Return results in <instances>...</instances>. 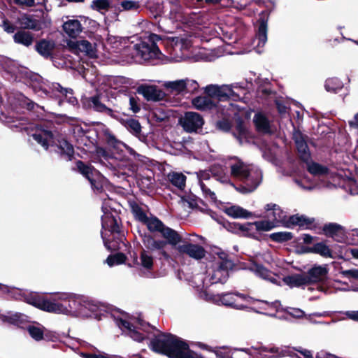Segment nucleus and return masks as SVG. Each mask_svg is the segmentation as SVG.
Segmentation results:
<instances>
[{"label": "nucleus", "mask_w": 358, "mask_h": 358, "mask_svg": "<svg viewBox=\"0 0 358 358\" xmlns=\"http://www.w3.org/2000/svg\"><path fill=\"white\" fill-rule=\"evenodd\" d=\"M299 352L304 358H313L311 351L303 348H293L288 346L264 345L257 343L250 348L236 349L234 357L241 358H293L295 352Z\"/></svg>", "instance_id": "obj_1"}, {"label": "nucleus", "mask_w": 358, "mask_h": 358, "mask_svg": "<svg viewBox=\"0 0 358 358\" xmlns=\"http://www.w3.org/2000/svg\"><path fill=\"white\" fill-rule=\"evenodd\" d=\"M231 175L239 180L242 185L238 187L229 184L242 194L251 193L256 189L262 178L261 171L252 164H247L241 159L234 157L229 162Z\"/></svg>", "instance_id": "obj_2"}, {"label": "nucleus", "mask_w": 358, "mask_h": 358, "mask_svg": "<svg viewBox=\"0 0 358 358\" xmlns=\"http://www.w3.org/2000/svg\"><path fill=\"white\" fill-rule=\"evenodd\" d=\"M162 15L158 20L159 29L165 33H171L181 24L192 26L197 15L185 12L180 5L169 1L164 6Z\"/></svg>", "instance_id": "obj_3"}, {"label": "nucleus", "mask_w": 358, "mask_h": 358, "mask_svg": "<svg viewBox=\"0 0 358 358\" xmlns=\"http://www.w3.org/2000/svg\"><path fill=\"white\" fill-rule=\"evenodd\" d=\"M211 255L213 260L207 266L203 280L205 287L216 283H224L228 279L229 271L234 266L233 262L228 258V255L219 248H213Z\"/></svg>", "instance_id": "obj_4"}, {"label": "nucleus", "mask_w": 358, "mask_h": 358, "mask_svg": "<svg viewBox=\"0 0 358 358\" xmlns=\"http://www.w3.org/2000/svg\"><path fill=\"white\" fill-rule=\"evenodd\" d=\"M31 136L45 150H48L49 146H55L57 148L56 151L62 158L66 161L71 160L74 153L73 148L57 132L45 129L40 125L36 127Z\"/></svg>", "instance_id": "obj_5"}, {"label": "nucleus", "mask_w": 358, "mask_h": 358, "mask_svg": "<svg viewBox=\"0 0 358 358\" xmlns=\"http://www.w3.org/2000/svg\"><path fill=\"white\" fill-rule=\"evenodd\" d=\"M80 303L78 294L58 292L48 298L47 312L76 317V306Z\"/></svg>", "instance_id": "obj_6"}, {"label": "nucleus", "mask_w": 358, "mask_h": 358, "mask_svg": "<svg viewBox=\"0 0 358 358\" xmlns=\"http://www.w3.org/2000/svg\"><path fill=\"white\" fill-rule=\"evenodd\" d=\"M162 40V37L151 34L144 41L134 44L130 48L133 50L131 58L134 62L141 63L145 61L159 59L162 52L156 45V42Z\"/></svg>", "instance_id": "obj_7"}, {"label": "nucleus", "mask_w": 358, "mask_h": 358, "mask_svg": "<svg viewBox=\"0 0 358 358\" xmlns=\"http://www.w3.org/2000/svg\"><path fill=\"white\" fill-rule=\"evenodd\" d=\"M117 325L124 334L137 342H142L145 339L150 338L153 329L149 324L141 320L131 323L129 321L120 319L117 320Z\"/></svg>", "instance_id": "obj_8"}, {"label": "nucleus", "mask_w": 358, "mask_h": 358, "mask_svg": "<svg viewBox=\"0 0 358 358\" xmlns=\"http://www.w3.org/2000/svg\"><path fill=\"white\" fill-rule=\"evenodd\" d=\"M267 211V217L275 222L277 227L280 224L289 225H304L307 224L308 219L301 215H292L287 219V213L282 210L278 206L273 203L267 204L265 207Z\"/></svg>", "instance_id": "obj_9"}, {"label": "nucleus", "mask_w": 358, "mask_h": 358, "mask_svg": "<svg viewBox=\"0 0 358 358\" xmlns=\"http://www.w3.org/2000/svg\"><path fill=\"white\" fill-rule=\"evenodd\" d=\"M206 300L219 306L233 307L236 309L243 310L246 306L238 303V300L249 301L251 298L238 292H226L222 294H213L207 292L205 294Z\"/></svg>", "instance_id": "obj_10"}, {"label": "nucleus", "mask_w": 358, "mask_h": 358, "mask_svg": "<svg viewBox=\"0 0 358 358\" xmlns=\"http://www.w3.org/2000/svg\"><path fill=\"white\" fill-rule=\"evenodd\" d=\"M148 229L152 232H159L168 243L176 246L181 242V236L173 229L165 226L163 222L156 217H150L145 222Z\"/></svg>", "instance_id": "obj_11"}, {"label": "nucleus", "mask_w": 358, "mask_h": 358, "mask_svg": "<svg viewBox=\"0 0 358 358\" xmlns=\"http://www.w3.org/2000/svg\"><path fill=\"white\" fill-rule=\"evenodd\" d=\"M192 46V40L187 36H176L172 39L171 59L180 62L189 58V50Z\"/></svg>", "instance_id": "obj_12"}, {"label": "nucleus", "mask_w": 358, "mask_h": 358, "mask_svg": "<svg viewBox=\"0 0 358 358\" xmlns=\"http://www.w3.org/2000/svg\"><path fill=\"white\" fill-rule=\"evenodd\" d=\"M79 172L90 182L92 188L98 192L101 191L106 182V178L91 165L85 164L81 161L77 162Z\"/></svg>", "instance_id": "obj_13"}, {"label": "nucleus", "mask_w": 358, "mask_h": 358, "mask_svg": "<svg viewBox=\"0 0 358 358\" xmlns=\"http://www.w3.org/2000/svg\"><path fill=\"white\" fill-rule=\"evenodd\" d=\"M234 229L238 230L243 233V235L248 236H253L255 231H270L275 228V222L268 220H261L255 222H246L245 224L234 223Z\"/></svg>", "instance_id": "obj_14"}, {"label": "nucleus", "mask_w": 358, "mask_h": 358, "mask_svg": "<svg viewBox=\"0 0 358 358\" xmlns=\"http://www.w3.org/2000/svg\"><path fill=\"white\" fill-rule=\"evenodd\" d=\"M44 93L50 96H55L59 99V103L66 101L72 106L77 104V99L73 96V90L69 88H64L59 83H52L49 90L44 89Z\"/></svg>", "instance_id": "obj_15"}, {"label": "nucleus", "mask_w": 358, "mask_h": 358, "mask_svg": "<svg viewBox=\"0 0 358 358\" xmlns=\"http://www.w3.org/2000/svg\"><path fill=\"white\" fill-rule=\"evenodd\" d=\"M323 231L326 236L332 238L339 243H349L355 244L356 241H350L348 240V233L345 229L337 223H329L324 224Z\"/></svg>", "instance_id": "obj_16"}, {"label": "nucleus", "mask_w": 358, "mask_h": 358, "mask_svg": "<svg viewBox=\"0 0 358 358\" xmlns=\"http://www.w3.org/2000/svg\"><path fill=\"white\" fill-rule=\"evenodd\" d=\"M180 124L187 132H196L204 123L203 117L195 112H187L180 120Z\"/></svg>", "instance_id": "obj_17"}, {"label": "nucleus", "mask_w": 358, "mask_h": 358, "mask_svg": "<svg viewBox=\"0 0 358 358\" xmlns=\"http://www.w3.org/2000/svg\"><path fill=\"white\" fill-rule=\"evenodd\" d=\"M102 211L103 213L101 216L102 228L106 231H110L111 233H119V217L117 214L115 213H113L110 209L106 206V204H104L102 206Z\"/></svg>", "instance_id": "obj_18"}, {"label": "nucleus", "mask_w": 358, "mask_h": 358, "mask_svg": "<svg viewBox=\"0 0 358 358\" xmlns=\"http://www.w3.org/2000/svg\"><path fill=\"white\" fill-rule=\"evenodd\" d=\"M173 247L176 248L179 253L187 255L194 259L199 260L205 256V250L202 246L183 241L182 239L180 243Z\"/></svg>", "instance_id": "obj_19"}, {"label": "nucleus", "mask_w": 358, "mask_h": 358, "mask_svg": "<svg viewBox=\"0 0 358 358\" xmlns=\"http://www.w3.org/2000/svg\"><path fill=\"white\" fill-rule=\"evenodd\" d=\"M67 45L73 52H83L91 58L96 57L95 44L91 43L86 40L77 41H69Z\"/></svg>", "instance_id": "obj_20"}, {"label": "nucleus", "mask_w": 358, "mask_h": 358, "mask_svg": "<svg viewBox=\"0 0 358 358\" xmlns=\"http://www.w3.org/2000/svg\"><path fill=\"white\" fill-rule=\"evenodd\" d=\"M103 134L105 141L108 146L117 151L122 150V148H124L131 155L134 156L138 160H142V155L136 153L133 148L117 139L116 137L108 129L104 130Z\"/></svg>", "instance_id": "obj_21"}, {"label": "nucleus", "mask_w": 358, "mask_h": 358, "mask_svg": "<svg viewBox=\"0 0 358 358\" xmlns=\"http://www.w3.org/2000/svg\"><path fill=\"white\" fill-rule=\"evenodd\" d=\"M267 21L268 16L265 13H262L259 20V27L254 40V43H257L255 46L256 51L258 53L262 52V48L264 46L267 41Z\"/></svg>", "instance_id": "obj_22"}, {"label": "nucleus", "mask_w": 358, "mask_h": 358, "mask_svg": "<svg viewBox=\"0 0 358 358\" xmlns=\"http://www.w3.org/2000/svg\"><path fill=\"white\" fill-rule=\"evenodd\" d=\"M78 298L80 303L78 306H76V317H88L91 313L97 310L98 306L94 301L89 299L85 296L80 294H78Z\"/></svg>", "instance_id": "obj_23"}, {"label": "nucleus", "mask_w": 358, "mask_h": 358, "mask_svg": "<svg viewBox=\"0 0 358 358\" xmlns=\"http://www.w3.org/2000/svg\"><path fill=\"white\" fill-rule=\"evenodd\" d=\"M250 270L252 271L257 276L268 280L275 285H280V278L264 266L259 264H253Z\"/></svg>", "instance_id": "obj_24"}, {"label": "nucleus", "mask_w": 358, "mask_h": 358, "mask_svg": "<svg viewBox=\"0 0 358 358\" xmlns=\"http://www.w3.org/2000/svg\"><path fill=\"white\" fill-rule=\"evenodd\" d=\"M138 92L148 101H160L165 95L162 90L155 85H141L138 87Z\"/></svg>", "instance_id": "obj_25"}, {"label": "nucleus", "mask_w": 358, "mask_h": 358, "mask_svg": "<svg viewBox=\"0 0 358 358\" xmlns=\"http://www.w3.org/2000/svg\"><path fill=\"white\" fill-rule=\"evenodd\" d=\"M328 273L326 265L315 266L306 274L308 284L323 280Z\"/></svg>", "instance_id": "obj_26"}, {"label": "nucleus", "mask_w": 358, "mask_h": 358, "mask_svg": "<svg viewBox=\"0 0 358 358\" xmlns=\"http://www.w3.org/2000/svg\"><path fill=\"white\" fill-rule=\"evenodd\" d=\"M294 139L296 143L299 155L301 160L307 162L310 158V154L309 152L307 143L300 132L294 133Z\"/></svg>", "instance_id": "obj_27"}, {"label": "nucleus", "mask_w": 358, "mask_h": 358, "mask_svg": "<svg viewBox=\"0 0 358 358\" xmlns=\"http://www.w3.org/2000/svg\"><path fill=\"white\" fill-rule=\"evenodd\" d=\"M64 31L71 38H76L83 31L81 21L78 19H71L63 24Z\"/></svg>", "instance_id": "obj_28"}, {"label": "nucleus", "mask_w": 358, "mask_h": 358, "mask_svg": "<svg viewBox=\"0 0 358 358\" xmlns=\"http://www.w3.org/2000/svg\"><path fill=\"white\" fill-rule=\"evenodd\" d=\"M87 101L89 107L93 108L94 110L105 113L113 117H117L115 112L101 101L99 96H91L87 99Z\"/></svg>", "instance_id": "obj_29"}, {"label": "nucleus", "mask_w": 358, "mask_h": 358, "mask_svg": "<svg viewBox=\"0 0 358 358\" xmlns=\"http://www.w3.org/2000/svg\"><path fill=\"white\" fill-rule=\"evenodd\" d=\"M24 299L27 303L47 312L48 298H41L35 293H24Z\"/></svg>", "instance_id": "obj_30"}, {"label": "nucleus", "mask_w": 358, "mask_h": 358, "mask_svg": "<svg viewBox=\"0 0 358 358\" xmlns=\"http://www.w3.org/2000/svg\"><path fill=\"white\" fill-rule=\"evenodd\" d=\"M237 88L238 87L234 85H219V90L217 98L220 100H225L228 99L233 100L240 99V96L236 92L234 91V89Z\"/></svg>", "instance_id": "obj_31"}, {"label": "nucleus", "mask_w": 358, "mask_h": 358, "mask_svg": "<svg viewBox=\"0 0 358 358\" xmlns=\"http://www.w3.org/2000/svg\"><path fill=\"white\" fill-rule=\"evenodd\" d=\"M55 47V43L53 41L43 39L36 43L35 49L39 55L48 58L52 56Z\"/></svg>", "instance_id": "obj_32"}, {"label": "nucleus", "mask_w": 358, "mask_h": 358, "mask_svg": "<svg viewBox=\"0 0 358 358\" xmlns=\"http://www.w3.org/2000/svg\"><path fill=\"white\" fill-rule=\"evenodd\" d=\"M192 103L196 109L201 111L211 110L216 106L212 99L206 96H199L194 98Z\"/></svg>", "instance_id": "obj_33"}, {"label": "nucleus", "mask_w": 358, "mask_h": 358, "mask_svg": "<svg viewBox=\"0 0 358 358\" xmlns=\"http://www.w3.org/2000/svg\"><path fill=\"white\" fill-rule=\"evenodd\" d=\"M253 122L259 132L269 134L271 132V123L265 115L258 113L255 115Z\"/></svg>", "instance_id": "obj_34"}, {"label": "nucleus", "mask_w": 358, "mask_h": 358, "mask_svg": "<svg viewBox=\"0 0 358 358\" xmlns=\"http://www.w3.org/2000/svg\"><path fill=\"white\" fill-rule=\"evenodd\" d=\"M306 168L310 173L317 177H324L329 175V169L327 166L313 162H305Z\"/></svg>", "instance_id": "obj_35"}, {"label": "nucleus", "mask_w": 358, "mask_h": 358, "mask_svg": "<svg viewBox=\"0 0 358 358\" xmlns=\"http://www.w3.org/2000/svg\"><path fill=\"white\" fill-rule=\"evenodd\" d=\"M167 178L178 189L182 190L185 187L187 178L182 173L171 171L167 175Z\"/></svg>", "instance_id": "obj_36"}, {"label": "nucleus", "mask_w": 358, "mask_h": 358, "mask_svg": "<svg viewBox=\"0 0 358 358\" xmlns=\"http://www.w3.org/2000/svg\"><path fill=\"white\" fill-rule=\"evenodd\" d=\"M306 274H294L284 277L283 282L291 287L308 285Z\"/></svg>", "instance_id": "obj_37"}, {"label": "nucleus", "mask_w": 358, "mask_h": 358, "mask_svg": "<svg viewBox=\"0 0 358 358\" xmlns=\"http://www.w3.org/2000/svg\"><path fill=\"white\" fill-rule=\"evenodd\" d=\"M136 264L142 268L150 271L154 265L153 257L150 254L149 251L143 249L141 252L139 261Z\"/></svg>", "instance_id": "obj_38"}, {"label": "nucleus", "mask_w": 358, "mask_h": 358, "mask_svg": "<svg viewBox=\"0 0 358 358\" xmlns=\"http://www.w3.org/2000/svg\"><path fill=\"white\" fill-rule=\"evenodd\" d=\"M225 213L234 218H248L252 213L239 206H231L226 208Z\"/></svg>", "instance_id": "obj_39"}, {"label": "nucleus", "mask_w": 358, "mask_h": 358, "mask_svg": "<svg viewBox=\"0 0 358 358\" xmlns=\"http://www.w3.org/2000/svg\"><path fill=\"white\" fill-rule=\"evenodd\" d=\"M13 40L16 43L29 47L34 42V36L33 34L29 32L19 31L13 35Z\"/></svg>", "instance_id": "obj_40"}, {"label": "nucleus", "mask_w": 358, "mask_h": 358, "mask_svg": "<svg viewBox=\"0 0 358 358\" xmlns=\"http://www.w3.org/2000/svg\"><path fill=\"white\" fill-rule=\"evenodd\" d=\"M166 243H168L167 241H157L150 236H145L143 238V244L150 251L163 250Z\"/></svg>", "instance_id": "obj_41"}, {"label": "nucleus", "mask_w": 358, "mask_h": 358, "mask_svg": "<svg viewBox=\"0 0 358 358\" xmlns=\"http://www.w3.org/2000/svg\"><path fill=\"white\" fill-rule=\"evenodd\" d=\"M20 27L23 29L39 30L41 24L38 20L29 15H24L18 19Z\"/></svg>", "instance_id": "obj_42"}, {"label": "nucleus", "mask_w": 358, "mask_h": 358, "mask_svg": "<svg viewBox=\"0 0 358 358\" xmlns=\"http://www.w3.org/2000/svg\"><path fill=\"white\" fill-rule=\"evenodd\" d=\"M185 82V78L173 81H166L164 83V87L171 92L180 94L183 92L186 89Z\"/></svg>", "instance_id": "obj_43"}, {"label": "nucleus", "mask_w": 358, "mask_h": 358, "mask_svg": "<svg viewBox=\"0 0 358 358\" xmlns=\"http://www.w3.org/2000/svg\"><path fill=\"white\" fill-rule=\"evenodd\" d=\"M311 251L324 258H334L331 250L324 242H320L314 244Z\"/></svg>", "instance_id": "obj_44"}, {"label": "nucleus", "mask_w": 358, "mask_h": 358, "mask_svg": "<svg viewBox=\"0 0 358 358\" xmlns=\"http://www.w3.org/2000/svg\"><path fill=\"white\" fill-rule=\"evenodd\" d=\"M343 86V83L337 78H328L325 81L324 85V87L327 92L334 93L342 89Z\"/></svg>", "instance_id": "obj_45"}, {"label": "nucleus", "mask_w": 358, "mask_h": 358, "mask_svg": "<svg viewBox=\"0 0 358 358\" xmlns=\"http://www.w3.org/2000/svg\"><path fill=\"white\" fill-rule=\"evenodd\" d=\"M124 126L133 134L137 136L141 131V126L136 120L129 118L122 122Z\"/></svg>", "instance_id": "obj_46"}, {"label": "nucleus", "mask_w": 358, "mask_h": 358, "mask_svg": "<svg viewBox=\"0 0 358 358\" xmlns=\"http://www.w3.org/2000/svg\"><path fill=\"white\" fill-rule=\"evenodd\" d=\"M222 108V114L226 117H231L232 115L237 116L239 113H243L240 110L239 107L234 103L227 102L224 105H221Z\"/></svg>", "instance_id": "obj_47"}, {"label": "nucleus", "mask_w": 358, "mask_h": 358, "mask_svg": "<svg viewBox=\"0 0 358 358\" xmlns=\"http://www.w3.org/2000/svg\"><path fill=\"white\" fill-rule=\"evenodd\" d=\"M93 154L94 156V162H96L97 159L100 163L103 164H105V162L112 158V155L109 152L100 147H96Z\"/></svg>", "instance_id": "obj_48"}, {"label": "nucleus", "mask_w": 358, "mask_h": 358, "mask_svg": "<svg viewBox=\"0 0 358 358\" xmlns=\"http://www.w3.org/2000/svg\"><path fill=\"white\" fill-rule=\"evenodd\" d=\"M125 101H127L129 105V110L134 113H137L140 111L141 108L138 105V98L134 93H129L125 95Z\"/></svg>", "instance_id": "obj_49"}, {"label": "nucleus", "mask_w": 358, "mask_h": 358, "mask_svg": "<svg viewBox=\"0 0 358 358\" xmlns=\"http://www.w3.org/2000/svg\"><path fill=\"white\" fill-rule=\"evenodd\" d=\"M199 186L203 192V196L206 198H208L213 201H216V195L215 193L211 190L210 182H205L203 181H200Z\"/></svg>", "instance_id": "obj_50"}, {"label": "nucleus", "mask_w": 358, "mask_h": 358, "mask_svg": "<svg viewBox=\"0 0 358 358\" xmlns=\"http://www.w3.org/2000/svg\"><path fill=\"white\" fill-rule=\"evenodd\" d=\"M126 260V256L122 253H117L113 255H110L106 260V262L109 266L119 265L123 264Z\"/></svg>", "instance_id": "obj_51"}, {"label": "nucleus", "mask_w": 358, "mask_h": 358, "mask_svg": "<svg viewBox=\"0 0 358 358\" xmlns=\"http://www.w3.org/2000/svg\"><path fill=\"white\" fill-rule=\"evenodd\" d=\"M180 203L184 207H188L189 208L191 209H194L197 207V199L195 196H182L180 198Z\"/></svg>", "instance_id": "obj_52"}, {"label": "nucleus", "mask_w": 358, "mask_h": 358, "mask_svg": "<svg viewBox=\"0 0 358 358\" xmlns=\"http://www.w3.org/2000/svg\"><path fill=\"white\" fill-rule=\"evenodd\" d=\"M236 131L238 132V135L235 134L237 139L239 141L240 143H242L243 140L246 138V127L243 121H241L239 118L237 120L236 124Z\"/></svg>", "instance_id": "obj_53"}, {"label": "nucleus", "mask_w": 358, "mask_h": 358, "mask_svg": "<svg viewBox=\"0 0 358 358\" xmlns=\"http://www.w3.org/2000/svg\"><path fill=\"white\" fill-rule=\"evenodd\" d=\"M27 331L30 336L36 341H41L43 338V331L38 327L29 326Z\"/></svg>", "instance_id": "obj_54"}, {"label": "nucleus", "mask_w": 358, "mask_h": 358, "mask_svg": "<svg viewBox=\"0 0 358 358\" xmlns=\"http://www.w3.org/2000/svg\"><path fill=\"white\" fill-rule=\"evenodd\" d=\"M271 238L276 242H284L291 240L292 235L290 232H277L270 235Z\"/></svg>", "instance_id": "obj_55"}, {"label": "nucleus", "mask_w": 358, "mask_h": 358, "mask_svg": "<svg viewBox=\"0 0 358 358\" xmlns=\"http://www.w3.org/2000/svg\"><path fill=\"white\" fill-rule=\"evenodd\" d=\"M120 6L124 10H137L139 8V3L131 0H124L121 1Z\"/></svg>", "instance_id": "obj_56"}, {"label": "nucleus", "mask_w": 358, "mask_h": 358, "mask_svg": "<svg viewBox=\"0 0 358 358\" xmlns=\"http://www.w3.org/2000/svg\"><path fill=\"white\" fill-rule=\"evenodd\" d=\"M3 321L10 324H17L20 320V315L17 313H8L7 315L1 316Z\"/></svg>", "instance_id": "obj_57"}, {"label": "nucleus", "mask_w": 358, "mask_h": 358, "mask_svg": "<svg viewBox=\"0 0 358 358\" xmlns=\"http://www.w3.org/2000/svg\"><path fill=\"white\" fill-rule=\"evenodd\" d=\"M340 273L343 277L346 278L349 280L358 279V269L356 268L342 270L341 271Z\"/></svg>", "instance_id": "obj_58"}, {"label": "nucleus", "mask_w": 358, "mask_h": 358, "mask_svg": "<svg viewBox=\"0 0 358 358\" xmlns=\"http://www.w3.org/2000/svg\"><path fill=\"white\" fill-rule=\"evenodd\" d=\"M92 7L97 10H106L109 7L108 0H94L92 3Z\"/></svg>", "instance_id": "obj_59"}, {"label": "nucleus", "mask_w": 358, "mask_h": 358, "mask_svg": "<svg viewBox=\"0 0 358 358\" xmlns=\"http://www.w3.org/2000/svg\"><path fill=\"white\" fill-rule=\"evenodd\" d=\"M219 90L218 85H208L204 88V92L206 93L209 97H216L217 96Z\"/></svg>", "instance_id": "obj_60"}, {"label": "nucleus", "mask_w": 358, "mask_h": 358, "mask_svg": "<svg viewBox=\"0 0 358 358\" xmlns=\"http://www.w3.org/2000/svg\"><path fill=\"white\" fill-rule=\"evenodd\" d=\"M133 211L136 218L143 223H145L148 218L145 213L138 206L134 207Z\"/></svg>", "instance_id": "obj_61"}, {"label": "nucleus", "mask_w": 358, "mask_h": 358, "mask_svg": "<svg viewBox=\"0 0 358 358\" xmlns=\"http://www.w3.org/2000/svg\"><path fill=\"white\" fill-rule=\"evenodd\" d=\"M219 29L222 33V39L227 43L230 44L232 43V41H236V37L234 36V34L231 32H229L228 31L224 30L222 28L219 27Z\"/></svg>", "instance_id": "obj_62"}, {"label": "nucleus", "mask_w": 358, "mask_h": 358, "mask_svg": "<svg viewBox=\"0 0 358 358\" xmlns=\"http://www.w3.org/2000/svg\"><path fill=\"white\" fill-rule=\"evenodd\" d=\"M3 30L8 34H13L15 30V27L8 20H3L1 24Z\"/></svg>", "instance_id": "obj_63"}, {"label": "nucleus", "mask_w": 358, "mask_h": 358, "mask_svg": "<svg viewBox=\"0 0 358 358\" xmlns=\"http://www.w3.org/2000/svg\"><path fill=\"white\" fill-rule=\"evenodd\" d=\"M217 127L220 130L228 131L231 129V124L227 119H223L217 122Z\"/></svg>", "instance_id": "obj_64"}]
</instances>
